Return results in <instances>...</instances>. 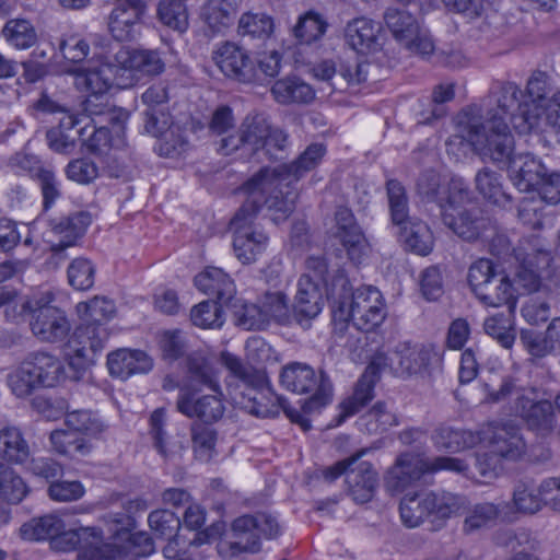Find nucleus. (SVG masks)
Here are the masks:
<instances>
[{
    "label": "nucleus",
    "instance_id": "1",
    "mask_svg": "<svg viewBox=\"0 0 560 560\" xmlns=\"http://www.w3.org/2000/svg\"><path fill=\"white\" fill-rule=\"evenodd\" d=\"M479 106H470L456 117V133L446 142L447 152L459 158L468 150L482 160L509 163V174L513 185L523 192L535 191L541 184L547 168L533 155L512 156L513 137L506 122L487 127Z\"/></svg>",
    "mask_w": 560,
    "mask_h": 560
},
{
    "label": "nucleus",
    "instance_id": "2",
    "mask_svg": "<svg viewBox=\"0 0 560 560\" xmlns=\"http://www.w3.org/2000/svg\"><path fill=\"white\" fill-rule=\"evenodd\" d=\"M514 256L518 262L514 281L504 272H497L494 264L487 258L469 267V287L485 306H508L509 313H513L520 294L538 290L541 278L552 276L553 258L538 236L522 240Z\"/></svg>",
    "mask_w": 560,
    "mask_h": 560
},
{
    "label": "nucleus",
    "instance_id": "3",
    "mask_svg": "<svg viewBox=\"0 0 560 560\" xmlns=\"http://www.w3.org/2000/svg\"><path fill=\"white\" fill-rule=\"evenodd\" d=\"M521 90L514 83H506L495 98L497 109L482 110V121L487 127L505 122L510 109L517 106L518 113L511 116V122L518 133L537 132L542 135H560V91L546 98V81L540 77H532L526 86L528 101L518 104Z\"/></svg>",
    "mask_w": 560,
    "mask_h": 560
},
{
    "label": "nucleus",
    "instance_id": "4",
    "mask_svg": "<svg viewBox=\"0 0 560 560\" xmlns=\"http://www.w3.org/2000/svg\"><path fill=\"white\" fill-rule=\"evenodd\" d=\"M417 188L421 196L439 205L444 224L456 235L466 241L489 237L487 232L493 230L490 220L472 217L465 208L469 192L460 178H453L447 185H442L438 173L427 171L419 177Z\"/></svg>",
    "mask_w": 560,
    "mask_h": 560
},
{
    "label": "nucleus",
    "instance_id": "5",
    "mask_svg": "<svg viewBox=\"0 0 560 560\" xmlns=\"http://www.w3.org/2000/svg\"><path fill=\"white\" fill-rule=\"evenodd\" d=\"M325 153L323 144L313 143L293 163L260 170L247 180V189L254 196L259 189L268 194V209L272 212V220L276 223L285 220L293 212L298 196L292 183L314 170Z\"/></svg>",
    "mask_w": 560,
    "mask_h": 560
},
{
    "label": "nucleus",
    "instance_id": "6",
    "mask_svg": "<svg viewBox=\"0 0 560 560\" xmlns=\"http://www.w3.org/2000/svg\"><path fill=\"white\" fill-rule=\"evenodd\" d=\"M438 357L439 354L432 346L410 343L397 346L389 358L383 353L375 354L364 375L359 380L353 394L340 404L338 424L359 412L373 398L374 381L372 376L382 369L389 365L397 375H419L424 373Z\"/></svg>",
    "mask_w": 560,
    "mask_h": 560
},
{
    "label": "nucleus",
    "instance_id": "7",
    "mask_svg": "<svg viewBox=\"0 0 560 560\" xmlns=\"http://www.w3.org/2000/svg\"><path fill=\"white\" fill-rule=\"evenodd\" d=\"M187 370L196 384L191 390L180 388L176 410L187 418H197L205 423L219 421L224 415L225 405L217 370L200 354H191L188 358Z\"/></svg>",
    "mask_w": 560,
    "mask_h": 560
},
{
    "label": "nucleus",
    "instance_id": "8",
    "mask_svg": "<svg viewBox=\"0 0 560 560\" xmlns=\"http://www.w3.org/2000/svg\"><path fill=\"white\" fill-rule=\"evenodd\" d=\"M331 312L335 320L351 322L362 331H372L386 317V305L378 289L364 285L351 292L346 275L336 276L331 284Z\"/></svg>",
    "mask_w": 560,
    "mask_h": 560
},
{
    "label": "nucleus",
    "instance_id": "9",
    "mask_svg": "<svg viewBox=\"0 0 560 560\" xmlns=\"http://www.w3.org/2000/svg\"><path fill=\"white\" fill-rule=\"evenodd\" d=\"M74 85L85 93L84 110L89 116H98L108 112L110 120L121 122L129 114L119 108L109 107L108 93L114 88L122 89L119 84L120 67H116L114 54L91 60L86 66L73 70Z\"/></svg>",
    "mask_w": 560,
    "mask_h": 560
},
{
    "label": "nucleus",
    "instance_id": "10",
    "mask_svg": "<svg viewBox=\"0 0 560 560\" xmlns=\"http://www.w3.org/2000/svg\"><path fill=\"white\" fill-rule=\"evenodd\" d=\"M258 191L254 196L247 189V182L243 185L242 192L246 196V200L231 221L233 252L244 265L257 261L266 252L269 242L267 234L254 224V218L261 206L268 207L269 195L261 189Z\"/></svg>",
    "mask_w": 560,
    "mask_h": 560
},
{
    "label": "nucleus",
    "instance_id": "11",
    "mask_svg": "<svg viewBox=\"0 0 560 560\" xmlns=\"http://www.w3.org/2000/svg\"><path fill=\"white\" fill-rule=\"evenodd\" d=\"M63 362L55 354L36 351L30 353L8 376L11 392L24 398L40 388H54L67 380Z\"/></svg>",
    "mask_w": 560,
    "mask_h": 560
},
{
    "label": "nucleus",
    "instance_id": "12",
    "mask_svg": "<svg viewBox=\"0 0 560 560\" xmlns=\"http://www.w3.org/2000/svg\"><path fill=\"white\" fill-rule=\"evenodd\" d=\"M288 136L280 129H272L262 114H249L240 126L237 135L223 138L220 144L222 154L229 155L241 147L252 151L265 150L272 156L275 151L283 150Z\"/></svg>",
    "mask_w": 560,
    "mask_h": 560
},
{
    "label": "nucleus",
    "instance_id": "13",
    "mask_svg": "<svg viewBox=\"0 0 560 560\" xmlns=\"http://www.w3.org/2000/svg\"><path fill=\"white\" fill-rule=\"evenodd\" d=\"M467 464L456 457L438 456L433 459L418 453L401 454L395 465L385 475V486L394 492L402 491L407 486L417 481L425 472L448 470L465 474Z\"/></svg>",
    "mask_w": 560,
    "mask_h": 560
},
{
    "label": "nucleus",
    "instance_id": "14",
    "mask_svg": "<svg viewBox=\"0 0 560 560\" xmlns=\"http://www.w3.org/2000/svg\"><path fill=\"white\" fill-rule=\"evenodd\" d=\"M387 195L392 221L399 226L400 240L411 252L425 256L432 252L434 238L422 221L408 217V202L402 185L395 179L387 182Z\"/></svg>",
    "mask_w": 560,
    "mask_h": 560
},
{
    "label": "nucleus",
    "instance_id": "15",
    "mask_svg": "<svg viewBox=\"0 0 560 560\" xmlns=\"http://www.w3.org/2000/svg\"><path fill=\"white\" fill-rule=\"evenodd\" d=\"M221 363L240 384L233 392L232 398L236 405L257 417H267L268 408L260 402L264 390H267V376L262 370L245 364L240 358L230 353H221Z\"/></svg>",
    "mask_w": 560,
    "mask_h": 560
},
{
    "label": "nucleus",
    "instance_id": "16",
    "mask_svg": "<svg viewBox=\"0 0 560 560\" xmlns=\"http://www.w3.org/2000/svg\"><path fill=\"white\" fill-rule=\"evenodd\" d=\"M148 522L156 537L170 539L163 549L167 560H205L202 552H197V549L207 544L208 535L206 533H195L191 539L177 535L180 521L170 510L153 511L150 513Z\"/></svg>",
    "mask_w": 560,
    "mask_h": 560
},
{
    "label": "nucleus",
    "instance_id": "17",
    "mask_svg": "<svg viewBox=\"0 0 560 560\" xmlns=\"http://www.w3.org/2000/svg\"><path fill=\"white\" fill-rule=\"evenodd\" d=\"M54 300V293L45 291L23 304V308L31 315V331L42 342H60L71 330V324L65 311L51 305Z\"/></svg>",
    "mask_w": 560,
    "mask_h": 560
},
{
    "label": "nucleus",
    "instance_id": "18",
    "mask_svg": "<svg viewBox=\"0 0 560 560\" xmlns=\"http://www.w3.org/2000/svg\"><path fill=\"white\" fill-rule=\"evenodd\" d=\"M366 452L368 450L363 448L323 470L324 479L329 482L345 476L349 495L361 504L373 499L378 483V476L372 464L361 460Z\"/></svg>",
    "mask_w": 560,
    "mask_h": 560
},
{
    "label": "nucleus",
    "instance_id": "19",
    "mask_svg": "<svg viewBox=\"0 0 560 560\" xmlns=\"http://www.w3.org/2000/svg\"><path fill=\"white\" fill-rule=\"evenodd\" d=\"M281 385L296 394H314L305 400L302 409L304 413L314 412L328 405L332 397V385L327 375L315 370L305 363L293 362L283 366L280 374Z\"/></svg>",
    "mask_w": 560,
    "mask_h": 560
},
{
    "label": "nucleus",
    "instance_id": "20",
    "mask_svg": "<svg viewBox=\"0 0 560 560\" xmlns=\"http://www.w3.org/2000/svg\"><path fill=\"white\" fill-rule=\"evenodd\" d=\"M81 544L79 560H119L120 551L105 545L103 534L96 528L82 527L77 530L66 528L55 537L52 546L60 551H71Z\"/></svg>",
    "mask_w": 560,
    "mask_h": 560
},
{
    "label": "nucleus",
    "instance_id": "21",
    "mask_svg": "<svg viewBox=\"0 0 560 560\" xmlns=\"http://www.w3.org/2000/svg\"><path fill=\"white\" fill-rule=\"evenodd\" d=\"M116 67H120L119 84L121 88L133 86L141 77L159 75L165 63L158 50L129 49L119 47L114 54Z\"/></svg>",
    "mask_w": 560,
    "mask_h": 560
},
{
    "label": "nucleus",
    "instance_id": "22",
    "mask_svg": "<svg viewBox=\"0 0 560 560\" xmlns=\"http://www.w3.org/2000/svg\"><path fill=\"white\" fill-rule=\"evenodd\" d=\"M385 23L395 39L411 52L428 55L433 51V42L428 31L409 12L388 9Z\"/></svg>",
    "mask_w": 560,
    "mask_h": 560
},
{
    "label": "nucleus",
    "instance_id": "23",
    "mask_svg": "<svg viewBox=\"0 0 560 560\" xmlns=\"http://www.w3.org/2000/svg\"><path fill=\"white\" fill-rule=\"evenodd\" d=\"M235 540L232 547L238 551L257 552L260 539H271L279 534V524L267 514L244 515L233 522Z\"/></svg>",
    "mask_w": 560,
    "mask_h": 560
},
{
    "label": "nucleus",
    "instance_id": "24",
    "mask_svg": "<svg viewBox=\"0 0 560 560\" xmlns=\"http://www.w3.org/2000/svg\"><path fill=\"white\" fill-rule=\"evenodd\" d=\"M106 339V329L101 325L86 323L78 327L63 350L69 365L75 370L82 369L91 354L104 348Z\"/></svg>",
    "mask_w": 560,
    "mask_h": 560
},
{
    "label": "nucleus",
    "instance_id": "25",
    "mask_svg": "<svg viewBox=\"0 0 560 560\" xmlns=\"http://www.w3.org/2000/svg\"><path fill=\"white\" fill-rule=\"evenodd\" d=\"M213 61L230 79L249 83L256 79V67L248 52L241 46L225 42L213 51Z\"/></svg>",
    "mask_w": 560,
    "mask_h": 560
},
{
    "label": "nucleus",
    "instance_id": "26",
    "mask_svg": "<svg viewBox=\"0 0 560 560\" xmlns=\"http://www.w3.org/2000/svg\"><path fill=\"white\" fill-rule=\"evenodd\" d=\"M116 1V5L109 15L108 30L113 37L119 42L132 40L140 34L145 4L142 0Z\"/></svg>",
    "mask_w": 560,
    "mask_h": 560
},
{
    "label": "nucleus",
    "instance_id": "27",
    "mask_svg": "<svg viewBox=\"0 0 560 560\" xmlns=\"http://www.w3.org/2000/svg\"><path fill=\"white\" fill-rule=\"evenodd\" d=\"M243 317V324L248 329L260 328L270 319L284 324L290 318L287 296L281 291L266 292L258 305L244 307Z\"/></svg>",
    "mask_w": 560,
    "mask_h": 560
},
{
    "label": "nucleus",
    "instance_id": "28",
    "mask_svg": "<svg viewBox=\"0 0 560 560\" xmlns=\"http://www.w3.org/2000/svg\"><path fill=\"white\" fill-rule=\"evenodd\" d=\"M115 528L108 529L113 542H105V545L120 551L119 560H127L128 556L147 557L154 551L153 540L147 533H130L129 517L115 520Z\"/></svg>",
    "mask_w": 560,
    "mask_h": 560
},
{
    "label": "nucleus",
    "instance_id": "29",
    "mask_svg": "<svg viewBox=\"0 0 560 560\" xmlns=\"http://www.w3.org/2000/svg\"><path fill=\"white\" fill-rule=\"evenodd\" d=\"M336 237L340 241L349 258L354 262L361 260L369 254L370 246L357 224L353 213L348 208H339L336 211Z\"/></svg>",
    "mask_w": 560,
    "mask_h": 560
},
{
    "label": "nucleus",
    "instance_id": "30",
    "mask_svg": "<svg viewBox=\"0 0 560 560\" xmlns=\"http://www.w3.org/2000/svg\"><path fill=\"white\" fill-rule=\"evenodd\" d=\"M381 32L380 23L368 18H357L347 23L343 36L352 50L370 55L382 48Z\"/></svg>",
    "mask_w": 560,
    "mask_h": 560
},
{
    "label": "nucleus",
    "instance_id": "31",
    "mask_svg": "<svg viewBox=\"0 0 560 560\" xmlns=\"http://www.w3.org/2000/svg\"><path fill=\"white\" fill-rule=\"evenodd\" d=\"M104 115L108 117V121L113 125V128L117 133L115 138L109 136V130L106 127L96 128L92 119L75 131V135L79 136L82 144L92 153L103 154L110 148H121L125 145L122 133L124 125L127 120L122 122L118 119L110 120L108 112Z\"/></svg>",
    "mask_w": 560,
    "mask_h": 560
},
{
    "label": "nucleus",
    "instance_id": "32",
    "mask_svg": "<svg viewBox=\"0 0 560 560\" xmlns=\"http://www.w3.org/2000/svg\"><path fill=\"white\" fill-rule=\"evenodd\" d=\"M483 435L489 448L505 459L515 460L525 453L526 443L515 425L509 423L490 425L483 431Z\"/></svg>",
    "mask_w": 560,
    "mask_h": 560
},
{
    "label": "nucleus",
    "instance_id": "33",
    "mask_svg": "<svg viewBox=\"0 0 560 560\" xmlns=\"http://www.w3.org/2000/svg\"><path fill=\"white\" fill-rule=\"evenodd\" d=\"M107 368L112 376L127 380L135 374L151 371L153 361L142 350L125 348L113 351L107 355Z\"/></svg>",
    "mask_w": 560,
    "mask_h": 560
},
{
    "label": "nucleus",
    "instance_id": "34",
    "mask_svg": "<svg viewBox=\"0 0 560 560\" xmlns=\"http://www.w3.org/2000/svg\"><path fill=\"white\" fill-rule=\"evenodd\" d=\"M515 411L527 424L539 432H548L552 429L553 409L548 400H535L534 392L523 394L514 406Z\"/></svg>",
    "mask_w": 560,
    "mask_h": 560
},
{
    "label": "nucleus",
    "instance_id": "35",
    "mask_svg": "<svg viewBox=\"0 0 560 560\" xmlns=\"http://www.w3.org/2000/svg\"><path fill=\"white\" fill-rule=\"evenodd\" d=\"M324 307L322 288L307 277H300L293 303V312L299 320L315 318Z\"/></svg>",
    "mask_w": 560,
    "mask_h": 560
},
{
    "label": "nucleus",
    "instance_id": "36",
    "mask_svg": "<svg viewBox=\"0 0 560 560\" xmlns=\"http://www.w3.org/2000/svg\"><path fill=\"white\" fill-rule=\"evenodd\" d=\"M195 285L205 294L215 296L222 304L229 303L236 292L231 277L217 267H208L198 273Z\"/></svg>",
    "mask_w": 560,
    "mask_h": 560
},
{
    "label": "nucleus",
    "instance_id": "37",
    "mask_svg": "<svg viewBox=\"0 0 560 560\" xmlns=\"http://www.w3.org/2000/svg\"><path fill=\"white\" fill-rule=\"evenodd\" d=\"M237 11L236 0H206L200 10V18L212 33L218 34L234 24Z\"/></svg>",
    "mask_w": 560,
    "mask_h": 560
},
{
    "label": "nucleus",
    "instance_id": "38",
    "mask_svg": "<svg viewBox=\"0 0 560 560\" xmlns=\"http://www.w3.org/2000/svg\"><path fill=\"white\" fill-rule=\"evenodd\" d=\"M431 439L439 451L450 453H456L472 447L481 441L479 433L446 424L438 427Z\"/></svg>",
    "mask_w": 560,
    "mask_h": 560
},
{
    "label": "nucleus",
    "instance_id": "39",
    "mask_svg": "<svg viewBox=\"0 0 560 560\" xmlns=\"http://www.w3.org/2000/svg\"><path fill=\"white\" fill-rule=\"evenodd\" d=\"M271 94L282 105L307 104L315 97L313 88L296 77L277 80L271 88Z\"/></svg>",
    "mask_w": 560,
    "mask_h": 560
},
{
    "label": "nucleus",
    "instance_id": "40",
    "mask_svg": "<svg viewBox=\"0 0 560 560\" xmlns=\"http://www.w3.org/2000/svg\"><path fill=\"white\" fill-rule=\"evenodd\" d=\"M431 492L407 493L400 501L399 512L402 523L410 528L418 527L427 517L432 518Z\"/></svg>",
    "mask_w": 560,
    "mask_h": 560
},
{
    "label": "nucleus",
    "instance_id": "41",
    "mask_svg": "<svg viewBox=\"0 0 560 560\" xmlns=\"http://www.w3.org/2000/svg\"><path fill=\"white\" fill-rule=\"evenodd\" d=\"M65 529L63 521L56 514L35 517L20 527V536L27 541H40L58 536Z\"/></svg>",
    "mask_w": 560,
    "mask_h": 560
},
{
    "label": "nucleus",
    "instance_id": "42",
    "mask_svg": "<svg viewBox=\"0 0 560 560\" xmlns=\"http://www.w3.org/2000/svg\"><path fill=\"white\" fill-rule=\"evenodd\" d=\"M431 499H433L431 504L432 522L444 523L448 518L464 513L468 506V500L465 497L452 492H431Z\"/></svg>",
    "mask_w": 560,
    "mask_h": 560
},
{
    "label": "nucleus",
    "instance_id": "43",
    "mask_svg": "<svg viewBox=\"0 0 560 560\" xmlns=\"http://www.w3.org/2000/svg\"><path fill=\"white\" fill-rule=\"evenodd\" d=\"M465 520L463 523V532L471 534L480 529L489 527L499 516V508L491 502L476 503L467 506Z\"/></svg>",
    "mask_w": 560,
    "mask_h": 560
},
{
    "label": "nucleus",
    "instance_id": "44",
    "mask_svg": "<svg viewBox=\"0 0 560 560\" xmlns=\"http://www.w3.org/2000/svg\"><path fill=\"white\" fill-rule=\"evenodd\" d=\"M4 39L16 49H27L37 40V34L30 21L13 19L8 21L3 28Z\"/></svg>",
    "mask_w": 560,
    "mask_h": 560
},
{
    "label": "nucleus",
    "instance_id": "45",
    "mask_svg": "<svg viewBox=\"0 0 560 560\" xmlns=\"http://www.w3.org/2000/svg\"><path fill=\"white\" fill-rule=\"evenodd\" d=\"M513 508L524 514H535L544 506V495L540 485L535 488L532 483L520 481L513 491Z\"/></svg>",
    "mask_w": 560,
    "mask_h": 560
},
{
    "label": "nucleus",
    "instance_id": "46",
    "mask_svg": "<svg viewBox=\"0 0 560 560\" xmlns=\"http://www.w3.org/2000/svg\"><path fill=\"white\" fill-rule=\"evenodd\" d=\"M360 424L370 434H377L397 425V417L392 408L384 402H376L368 413L360 419Z\"/></svg>",
    "mask_w": 560,
    "mask_h": 560
},
{
    "label": "nucleus",
    "instance_id": "47",
    "mask_svg": "<svg viewBox=\"0 0 560 560\" xmlns=\"http://www.w3.org/2000/svg\"><path fill=\"white\" fill-rule=\"evenodd\" d=\"M191 442L195 456L201 462H209L217 454V431L200 423L191 427Z\"/></svg>",
    "mask_w": 560,
    "mask_h": 560
},
{
    "label": "nucleus",
    "instance_id": "48",
    "mask_svg": "<svg viewBox=\"0 0 560 560\" xmlns=\"http://www.w3.org/2000/svg\"><path fill=\"white\" fill-rule=\"evenodd\" d=\"M475 182L479 194L492 203L503 205L508 200L500 175L490 168L486 167L478 172Z\"/></svg>",
    "mask_w": 560,
    "mask_h": 560
},
{
    "label": "nucleus",
    "instance_id": "49",
    "mask_svg": "<svg viewBox=\"0 0 560 560\" xmlns=\"http://www.w3.org/2000/svg\"><path fill=\"white\" fill-rule=\"evenodd\" d=\"M158 15L163 24L180 33L188 27V12L184 0H161Z\"/></svg>",
    "mask_w": 560,
    "mask_h": 560
},
{
    "label": "nucleus",
    "instance_id": "50",
    "mask_svg": "<svg viewBox=\"0 0 560 560\" xmlns=\"http://www.w3.org/2000/svg\"><path fill=\"white\" fill-rule=\"evenodd\" d=\"M66 424L78 434L81 432L91 436H97L107 428L98 415L88 410H75L67 413Z\"/></svg>",
    "mask_w": 560,
    "mask_h": 560
},
{
    "label": "nucleus",
    "instance_id": "51",
    "mask_svg": "<svg viewBox=\"0 0 560 560\" xmlns=\"http://www.w3.org/2000/svg\"><path fill=\"white\" fill-rule=\"evenodd\" d=\"M78 314L88 323L100 325L103 320H108L115 313L113 301L95 296L89 302H81L77 305Z\"/></svg>",
    "mask_w": 560,
    "mask_h": 560
},
{
    "label": "nucleus",
    "instance_id": "52",
    "mask_svg": "<svg viewBox=\"0 0 560 560\" xmlns=\"http://www.w3.org/2000/svg\"><path fill=\"white\" fill-rule=\"evenodd\" d=\"M68 282L75 290H89L95 280V266L84 257L73 259L67 269Z\"/></svg>",
    "mask_w": 560,
    "mask_h": 560
},
{
    "label": "nucleus",
    "instance_id": "53",
    "mask_svg": "<svg viewBox=\"0 0 560 560\" xmlns=\"http://www.w3.org/2000/svg\"><path fill=\"white\" fill-rule=\"evenodd\" d=\"M50 441L54 448L65 455H85L89 453V445L75 431L73 430H55L50 434Z\"/></svg>",
    "mask_w": 560,
    "mask_h": 560
},
{
    "label": "nucleus",
    "instance_id": "54",
    "mask_svg": "<svg viewBox=\"0 0 560 560\" xmlns=\"http://www.w3.org/2000/svg\"><path fill=\"white\" fill-rule=\"evenodd\" d=\"M512 314H495L485 322V331L506 349L511 348L515 340Z\"/></svg>",
    "mask_w": 560,
    "mask_h": 560
},
{
    "label": "nucleus",
    "instance_id": "55",
    "mask_svg": "<svg viewBox=\"0 0 560 560\" xmlns=\"http://www.w3.org/2000/svg\"><path fill=\"white\" fill-rule=\"evenodd\" d=\"M195 326L200 328H219L224 323L222 307L218 302L205 301L196 305L190 312Z\"/></svg>",
    "mask_w": 560,
    "mask_h": 560
},
{
    "label": "nucleus",
    "instance_id": "56",
    "mask_svg": "<svg viewBox=\"0 0 560 560\" xmlns=\"http://www.w3.org/2000/svg\"><path fill=\"white\" fill-rule=\"evenodd\" d=\"M26 493L24 481L9 466L0 463V497L11 503H19Z\"/></svg>",
    "mask_w": 560,
    "mask_h": 560
},
{
    "label": "nucleus",
    "instance_id": "57",
    "mask_svg": "<svg viewBox=\"0 0 560 560\" xmlns=\"http://www.w3.org/2000/svg\"><path fill=\"white\" fill-rule=\"evenodd\" d=\"M326 27L327 24L319 14L308 12L299 20L294 35L301 43L311 44L325 34Z\"/></svg>",
    "mask_w": 560,
    "mask_h": 560
},
{
    "label": "nucleus",
    "instance_id": "58",
    "mask_svg": "<svg viewBox=\"0 0 560 560\" xmlns=\"http://www.w3.org/2000/svg\"><path fill=\"white\" fill-rule=\"evenodd\" d=\"M272 30L271 18L261 13H244L238 22V31L242 35L266 37L272 33Z\"/></svg>",
    "mask_w": 560,
    "mask_h": 560
},
{
    "label": "nucleus",
    "instance_id": "59",
    "mask_svg": "<svg viewBox=\"0 0 560 560\" xmlns=\"http://www.w3.org/2000/svg\"><path fill=\"white\" fill-rule=\"evenodd\" d=\"M542 209L544 200L540 197L523 198L518 205V219L532 229L542 228L545 224Z\"/></svg>",
    "mask_w": 560,
    "mask_h": 560
},
{
    "label": "nucleus",
    "instance_id": "60",
    "mask_svg": "<svg viewBox=\"0 0 560 560\" xmlns=\"http://www.w3.org/2000/svg\"><path fill=\"white\" fill-rule=\"evenodd\" d=\"M339 273L345 275L343 270L338 269L329 281L327 279L328 267L326 260L323 257L311 256L305 261V271L301 277H307L310 281L317 282L320 288L322 284H326L328 296L331 299V284Z\"/></svg>",
    "mask_w": 560,
    "mask_h": 560
},
{
    "label": "nucleus",
    "instance_id": "61",
    "mask_svg": "<svg viewBox=\"0 0 560 560\" xmlns=\"http://www.w3.org/2000/svg\"><path fill=\"white\" fill-rule=\"evenodd\" d=\"M503 456L493 453L491 448L488 452L479 453L476 457V468L482 482H489L495 479L503 471Z\"/></svg>",
    "mask_w": 560,
    "mask_h": 560
},
{
    "label": "nucleus",
    "instance_id": "62",
    "mask_svg": "<svg viewBox=\"0 0 560 560\" xmlns=\"http://www.w3.org/2000/svg\"><path fill=\"white\" fill-rule=\"evenodd\" d=\"M159 347L166 360H176L183 355L186 343L180 330H165L159 336Z\"/></svg>",
    "mask_w": 560,
    "mask_h": 560
},
{
    "label": "nucleus",
    "instance_id": "63",
    "mask_svg": "<svg viewBox=\"0 0 560 560\" xmlns=\"http://www.w3.org/2000/svg\"><path fill=\"white\" fill-rule=\"evenodd\" d=\"M67 177L78 184H89L98 176V167L88 159L71 161L66 167Z\"/></svg>",
    "mask_w": 560,
    "mask_h": 560
},
{
    "label": "nucleus",
    "instance_id": "64",
    "mask_svg": "<svg viewBox=\"0 0 560 560\" xmlns=\"http://www.w3.org/2000/svg\"><path fill=\"white\" fill-rule=\"evenodd\" d=\"M84 493L85 489L79 481H56L48 488L50 499L59 502L79 500Z\"/></svg>",
    "mask_w": 560,
    "mask_h": 560
}]
</instances>
